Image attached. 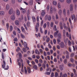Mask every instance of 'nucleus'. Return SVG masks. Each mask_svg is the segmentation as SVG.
<instances>
[{
    "label": "nucleus",
    "instance_id": "nucleus-1",
    "mask_svg": "<svg viewBox=\"0 0 77 77\" xmlns=\"http://www.w3.org/2000/svg\"><path fill=\"white\" fill-rule=\"evenodd\" d=\"M45 19H48L49 21H50L51 20V16H48V15H46L45 17Z\"/></svg>",
    "mask_w": 77,
    "mask_h": 77
},
{
    "label": "nucleus",
    "instance_id": "nucleus-2",
    "mask_svg": "<svg viewBox=\"0 0 77 77\" xmlns=\"http://www.w3.org/2000/svg\"><path fill=\"white\" fill-rule=\"evenodd\" d=\"M66 36L67 37H69V39L71 40V34L70 33H69L68 34V32H66Z\"/></svg>",
    "mask_w": 77,
    "mask_h": 77
},
{
    "label": "nucleus",
    "instance_id": "nucleus-3",
    "mask_svg": "<svg viewBox=\"0 0 77 77\" xmlns=\"http://www.w3.org/2000/svg\"><path fill=\"white\" fill-rule=\"evenodd\" d=\"M47 63V61L45 60H44V63L42 65V67L44 69L45 68L46 65L45 64Z\"/></svg>",
    "mask_w": 77,
    "mask_h": 77
},
{
    "label": "nucleus",
    "instance_id": "nucleus-4",
    "mask_svg": "<svg viewBox=\"0 0 77 77\" xmlns=\"http://www.w3.org/2000/svg\"><path fill=\"white\" fill-rule=\"evenodd\" d=\"M71 18L72 20H73V19H74L75 21H76V18H75V16L74 14H73L71 15Z\"/></svg>",
    "mask_w": 77,
    "mask_h": 77
},
{
    "label": "nucleus",
    "instance_id": "nucleus-5",
    "mask_svg": "<svg viewBox=\"0 0 77 77\" xmlns=\"http://www.w3.org/2000/svg\"><path fill=\"white\" fill-rule=\"evenodd\" d=\"M60 45L61 48H63L64 47H65V46L64 45V43L63 42H61Z\"/></svg>",
    "mask_w": 77,
    "mask_h": 77
},
{
    "label": "nucleus",
    "instance_id": "nucleus-6",
    "mask_svg": "<svg viewBox=\"0 0 77 77\" xmlns=\"http://www.w3.org/2000/svg\"><path fill=\"white\" fill-rule=\"evenodd\" d=\"M27 69L28 73H29V74L30 73H31V69L30 67L28 66L27 67Z\"/></svg>",
    "mask_w": 77,
    "mask_h": 77
},
{
    "label": "nucleus",
    "instance_id": "nucleus-7",
    "mask_svg": "<svg viewBox=\"0 0 77 77\" xmlns=\"http://www.w3.org/2000/svg\"><path fill=\"white\" fill-rule=\"evenodd\" d=\"M20 11H22V13H26V10H25V9H24L23 8H20Z\"/></svg>",
    "mask_w": 77,
    "mask_h": 77
},
{
    "label": "nucleus",
    "instance_id": "nucleus-8",
    "mask_svg": "<svg viewBox=\"0 0 77 77\" xmlns=\"http://www.w3.org/2000/svg\"><path fill=\"white\" fill-rule=\"evenodd\" d=\"M18 55H19V59H21V58H22V55L21 53H18V54L17 55V56Z\"/></svg>",
    "mask_w": 77,
    "mask_h": 77
},
{
    "label": "nucleus",
    "instance_id": "nucleus-9",
    "mask_svg": "<svg viewBox=\"0 0 77 77\" xmlns=\"http://www.w3.org/2000/svg\"><path fill=\"white\" fill-rule=\"evenodd\" d=\"M73 10V5L71 4L70 6V11H72Z\"/></svg>",
    "mask_w": 77,
    "mask_h": 77
},
{
    "label": "nucleus",
    "instance_id": "nucleus-10",
    "mask_svg": "<svg viewBox=\"0 0 77 77\" xmlns=\"http://www.w3.org/2000/svg\"><path fill=\"white\" fill-rule=\"evenodd\" d=\"M62 73L61 72L60 73V77H62ZM67 76V75L66 74H64L63 75V77H65V76Z\"/></svg>",
    "mask_w": 77,
    "mask_h": 77
},
{
    "label": "nucleus",
    "instance_id": "nucleus-11",
    "mask_svg": "<svg viewBox=\"0 0 77 77\" xmlns=\"http://www.w3.org/2000/svg\"><path fill=\"white\" fill-rule=\"evenodd\" d=\"M5 11H0V15H2V16H3V15H5Z\"/></svg>",
    "mask_w": 77,
    "mask_h": 77
},
{
    "label": "nucleus",
    "instance_id": "nucleus-12",
    "mask_svg": "<svg viewBox=\"0 0 77 77\" xmlns=\"http://www.w3.org/2000/svg\"><path fill=\"white\" fill-rule=\"evenodd\" d=\"M13 13V9L12 8L10 9L9 11V14L10 15Z\"/></svg>",
    "mask_w": 77,
    "mask_h": 77
},
{
    "label": "nucleus",
    "instance_id": "nucleus-13",
    "mask_svg": "<svg viewBox=\"0 0 77 77\" xmlns=\"http://www.w3.org/2000/svg\"><path fill=\"white\" fill-rule=\"evenodd\" d=\"M41 14L42 17H44V16L45 15V12L44 11H42Z\"/></svg>",
    "mask_w": 77,
    "mask_h": 77
},
{
    "label": "nucleus",
    "instance_id": "nucleus-14",
    "mask_svg": "<svg viewBox=\"0 0 77 77\" xmlns=\"http://www.w3.org/2000/svg\"><path fill=\"white\" fill-rule=\"evenodd\" d=\"M60 29L61 30L63 29V25L62 24L61 22H60Z\"/></svg>",
    "mask_w": 77,
    "mask_h": 77
},
{
    "label": "nucleus",
    "instance_id": "nucleus-15",
    "mask_svg": "<svg viewBox=\"0 0 77 77\" xmlns=\"http://www.w3.org/2000/svg\"><path fill=\"white\" fill-rule=\"evenodd\" d=\"M17 14V15H20V10L19 9H17L16 11Z\"/></svg>",
    "mask_w": 77,
    "mask_h": 77
},
{
    "label": "nucleus",
    "instance_id": "nucleus-16",
    "mask_svg": "<svg viewBox=\"0 0 77 77\" xmlns=\"http://www.w3.org/2000/svg\"><path fill=\"white\" fill-rule=\"evenodd\" d=\"M58 33L59 31H57L56 32L54 33V35L55 37H56L57 36V34H58Z\"/></svg>",
    "mask_w": 77,
    "mask_h": 77
},
{
    "label": "nucleus",
    "instance_id": "nucleus-17",
    "mask_svg": "<svg viewBox=\"0 0 77 77\" xmlns=\"http://www.w3.org/2000/svg\"><path fill=\"white\" fill-rule=\"evenodd\" d=\"M11 19L12 20H14L15 19V16L14 15H13L11 17Z\"/></svg>",
    "mask_w": 77,
    "mask_h": 77
},
{
    "label": "nucleus",
    "instance_id": "nucleus-18",
    "mask_svg": "<svg viewBox=\"0 0 77 77\" xmlns=\"http://www.w3.org/2000/svg\"><path fill=\"white\" fill-rule=\"evenodd\" d=\"M24 48H27V43L24 42Z\"/></svg>",
    "mask_w": 77,
    "mask_h": 77
},
{
    "label": "nucleus",
    "instance_id": "nucleus-19",
    "mask_svg": "<svg viewBox=\"0 0 77 77\" xmlns=\"http://www.w3.org/2000/svg\"><path fill=\"white\" fill-rule=\"evenodd\" d=\"M32 18L33 22H35V21H36V18L34 16H32Z\"/></svg>",
    "mask_w": 77,
    "mask_h": 77
},
{
    "label": "nucleus",
    "instance_id": "nucleus-20",
    "mask_svg": "<svg viewBox=\"0 0 77 77\" xmlns=\"http://www.w3.org/2000/svg\"><path fill=\"white\" fill-rule=\"evenodd\" d=\"M10 8V6L9 5L7 4L6 5V9L7 10H8Z\"/></svg>",
    "mask_w": 77,
    "mask_h": 77
},
{
    "label": "nucleus",
    "instance_id": "nucleus-21",
    "mask_svg": "<svg viewBox=\"0 0 77 77\" xmlns=\"http://www.w3.org/2000/svg\"><path fill=\"white\" fill-rule=\"evenodd\" d=\"M59 69L61 71H63V66L61 65H60L59 66Z\"/></svg>",
    "mask_w": 77,
    "mask_h": 77
},
{
    "label": "nucleus",
    "instance_id": "nucleus-22",
    "mask_svg": "<svg viewBox=\"0 0 77 77\" xmlns=\"http://www.w3.org/2000/svg\"><path fill=\"white\" fill-rule=\"evenodd\" d=\"M24 72L25 73V74H27V69L26 68V66H25L24 67Z\"/></svg>",
    "mask_w": 77,
    "mask_h": 77
},
{
    "label": "nucleus",
    "instance_id": "nucleus-23",
    "mask_svg": "<svg viewBox=\"0 0 77 77\" xmlns=\"http://www.w3.org/2000/svg\"><path fill=\"white\" fill-rule=\"evenodd\" d=\"M35 53L36 54H40V53H39V51H38V50H35Z\"/></svg>",
    "mask_w": 77,
    "mask_h": 77
},
{
    "label": "nucleus",
    "instance_id": "nucleus-24",
    "mask_svg": "<svg viewBox=\"0 0 77 77\" xmlns=\"http://www.w3.org/2000/svg\"><path fill=\"white\" fill-rule=\"evenodd\" d=\"M62 10H60L58 11V14L59 15H62Z\"/></svg>",
    "mask_w": 77,
    "mask_h": 77
},
{
    "label": "nucleus",
    "instance_id": "nucleus-25",
    "mask_svg": "<svg viewBox=\"0 0 77 77\" xmlns=\"http://www.w3.org/2000/svg\"><path fill=\"white\" fill-rule=\"evenodd\" d=\"M15 23L16 25H19L20 24L19 21L18 20H16L15 21Z\"/></svg>",
    "mask_w": 77,
    "mask_h": 77
},
{
    "label": "nucleus",
    "instance_id": "nucleus-26",
    "mask_svg": "<svg viewBox=\"0 0 77 77\" xmlns=\"http://www.w3.org/2000/svg\"><path fill=\"white\" fill-rule=\"evenodd\" d=\"M45 74L46 75H50V72H46Z\"/></svg>",
    "mask_w": 77,
    "mask_h": 77
},
{
    "label": "nucleus",
    "instance_id": "nucleus-27",
    "mask_svg": "<svg viewBox=\"0 0 77 77\" xmlns=\"http://www.w3.org/2000/svg\"><path fill=\"white\" fill-rule=\"evenodd\" d=\"M33 68H34V69H35V70H37L38 69V68L37 67V66L36 65H35L33 66Z\"/></svg>",
    "mask_w": 77,
    "mask_h": 77
},
{
    "label": "nucleus",
    "instance_id": "nucleus-28",
    "mask_svg": "<svg viewBox=\"0 0 77 77\" xmlns=\"http://www.w3.org/2000/svg\"><path fill=\"white\" fill-rule=\"evenodd\" d=\"M35 30L36 32H38V27L37 26H35Z\"/></svg>",
    "mask_w": 77,
    "mask_h": 77
},
{
    "label": "nucleus",
    "instance_id": "nucleus-29",
    "mask_svg": "<svg viewBox=\"0 0 77 77\" xmlns=\"http://www.w3.org/2000/svg\"><path fill=\"white\" fill-rule=\"evenodd\" d=\"M30 25V22L29 21H28L27 23V26H28V27H29Z\"/></svg>",
    "mask_w": 77,
    "mask_h": 77
},
{
    "label": "nucleus",
    "instance_id": "nucleus-30",
    "mask_svg": "<svg viewBox=\"0 0 77 77\" xmlns=\"http://www.w3.org/2000/svg\"><path fill=\"white\" fill-rule=\"evenodd\" d=\"M21 30L23 32H25V29L22 26L21 27Z\"/></svg>",
    "mask_w": 77,
    "mask_h": 77
},
{
    "label": "nucleus",
    "instance_id": "nucleus-31",
    "mask_svg": "<svg viewBox=\"0 0 77 77\" xmlns=\"http://www.w3.org/2000/svg\"><path fill=\"white\" fill-rule=\"evenodd\" d=\"M68 44L69 45V46H71V42L69 40L68 41Z\"/></svg>",
    "mask_w": 77,
    "mask_h": 77
},
{
    "label": "nucleus",
    "instance_id": "nucleus-32",
    "mask_svg": "<svg viewBox=\"0 0 77 77\" xmlns=\"http://www.w3.org/2000/svg\"><path fill=\"white\" fill-rule=\"evenodd\" d=\"M63 14L64 15H66V11L65 9H64L63 10Z\"/></svg>",
    "mask_w": 77,
    "mask_h": 77
},
{
    "label": "nucleus",
    "instance_id": "nucleus-33",
    "mask_svg": "<svg viewBox=\"0 0 77 77\" xmlns=\"http://www.w3.org/2000/svg\"><path fill=\"white\" fill-rule=\"evenodd\" d=\"M20 36L22 38H23V39L25 38V36H24L23 34H21Z\"/></svg>",
    "mask_w": 77,
    "mask_h": 77
},
{
    "label": "nucleus",
    "instance_id": "nucleus-34",
    "mask_svg": "<svg viewBox=\"0 0 77 77\" xmlns=\"http://www.w3.org/2000/svg\"><path fill=\"white\" fill-rule=\"evenodd\" d=\"M40 32L41 33H43V32L42 31V27H40Z\"/></svg>",
    "mask_w": 77,
    "mask_h": 77
},
{
    "label": "nucleus",
    "instance_id": "nucleus-35",
    "mask_svg": "<svg viewBox=\"0 0 77 77\" xmlns=\"http://www.w3.org/2000/svg\"><path fill=\"white\" fill-rule=\"evenodd\" d=\"M2 58L3 59H5V56H4V54L3 53H2Z\"/></svg>",
    "mask_w": 77,
    "mask_h": 77
},
{
    "label": "nucleus",
    "instance_id": "nucleus-36",
    "mask_svg": "<svg viewBox=\"0 0 77 77\" xmlns=\"http://www.w3.org/2000/svg\"><path fill=\"white\" fill-rule=\"evenodd\" d=\"M53 4L54 5H57V2L55 1H54L53 2Z\"/></svg>",
    "mask_w": 77,
    "mask_h": 77
},
{
    "label": "nucleus",
    "instance_id": "nucleus-37",
    "mask_svg": "<svg viewBox=\"0 0 77 77\" xmlns=\"http://www.w3.org/2000/svg\"><path fill=\"white\" fill-rule=\"evenodd\" d=\"M50 9V5H48L47 7V11H49V9Z\"/></svg>",
    "mask_w": 77,
    "mask_h": 77
},
{
    "label": "nucleus",
    "instance_id": "nucleus-38",
    "mask_svg": "<svg viewBox=\"0 0 77 77\" xmlns=\"http://www.w3.org/2000/svg\"><path fill=\"white\" fill-rule=\"evenodd\" d=\"M73 71L74 72V75H76V70H75V69H73Z\"/></svg>",
    "mask_w": 77,
    "mask_h": 77
},
{
    "label": "nucleus",
    "instance_id": "nucleus-39",
    "mask_svg": "<svg viewBox=\"0 0 77 77\" xmlns=\"http://www.w3.org/2000/svg\"><path fill=\"white\" fill-rule=\"evenodd\" d=\"M63 27L64 29H66V24L64 23L63 24Z\"/></svg>",
    "mask_w": 77,
    "mask_h": 77
},
{
    "label": "nucleus",
    "instance_id": "nucleus-40",
    "mask_svg": "<svg viewBox=\"0 0 77 77\" xmlns=\"http://www.w3.org/2000/svg\"><path fill=\"white\" fill-rule=\"evenodd\" d=\"M74 56V53H72L70 55V56L71 57H73Z\"/></svg>",
    "mask_w": 77,
    "mask_h": 77
},
{
    "label": "nucleus",
    "instance_id": "nucleus-41",
    "mask_svg": "<svg viewBox=\"0 0 77 77\" xmlns=\"http://www.w3.org/2000/svg\"><path fill=\"white\" fill-rule=\"evenodd\" d=\"M58 36L59 38H61V34L60 33H58Z\"/></svg>",
    "mask_w": 77,
    "mask_h": 77
},
{
    "label": "nucleus",
    "instance_id": "nucleus-42",
    "mask_svg": "<svg viewBox=\"0 0 77 77\" xmlns=\"http://www.w3.org/2000/svg\"><path fill=\"white\" fill-rule=\"evenodd\" d=\"M64 63L65 64H66L67 63V59H65L64 60Z\"/></svg>",
    "mask_w": 77,
    "mask_h": 77
},
{
    "label": "nucleus",
    "instance_id": "nucleus-43",
    "mask_svg": "<svg viewBox=\"0 0 77 77\" xmlns=\"http://www.w3.org/2000/svg\"><path fill=\"white\" fill-rule=\"evenodd\" d=\"M55 77H58V73L57 72H56L55 73Z\"/></svg>",
    "mask_w": 77,
    "mask_h": 77
},
{
    "label": "nucleus",
    "instance_id": "nucleus-44",
    "mask_svg": "<svg viewBox=\"0 0 77 77\" xmlns=\"http://www.w3.org/2000/svg\"><path fill=\"white\" fill-rule=\"evenodd\" d=\"M58 8H61V6L60 5V4L59 3H58Z\"/></svg>",
    "mask_w": 77,
    "mask_h": 77
},
{
    "label": "nucleus",
    "instance_id": "nucleus-45",
    "mask_svg": "<svg viewBox=\"0 0 77 77\" xmlns=\"http://www.w3.org/2000/svg\"><path fill=\"white\" fill-rule=\"evenodd\" d=\"M23 26H24V27H25L26 30H27V28L26 27V25L25 23H24L23 24Z\"/></svg>",
    "mask_w": 77,
    "mask_h": 77
},
{
    "label": "nucleus",
    "instance_id": "nucleus-46",
    "mask_svg": "<svg viewBox=\"0 0 77 77\" xmlns=\"http://www.w3.org/2000/svg\"><path fill=\"white\" fill-rule=\"evenodd\" d=\"M57 42L58 43H59V42H61V41H60V39L58 38L57 39Z\"/></svg>",
    "mask_w": 77,
    "mask_h": 77
},
{
    "label": "nucleus",
    "instance_id": "nucleus-47",
    "mask_svg": "<svg viewBox=\"0 0 77 77\" xmlns=\"http://www.w3.org/2000/svg\"><path fill=\"white\" fill-rule=\"evenodd\" d=\"M20 48L18 47H17V49H16V51H17L18 52V51H20Z\"/></svg>",
    "mask_w": 77,
    "mask_h": 77
},
{
    "label": "nucleus",
    "instance_id": "nucleus-48",
    "mask_svg": "<svg viewBox=\"0 0 77 77\" xmlns=\"http://www.w3.org/2000/svg\"><path fill=\"white\" fill-rule=\"evenodd\" d=\"M63 33L64 35H65V33H66V31L65 29H64L63 31Z\"/></svg>",
    "mask_w": 77,
    "mask_h": 77
},
{
    "label": "nucleus",
    "instance_id": "nucleus-49",
    "mask_svg": "<svg viewBox=\"0 0 77 77\" xmlns=\"http://www.w3.org/2000/svg\"><path fill=\"white\" fill-rule=\"evenodd\" d=\"M50 41V38H48L46 39V42H48Z\"/></svg>",
    "mask_w": 77,
    "mask_h": 77
},
{
    "label": "nucleus",
    "instance_id": "nucleus-50",
    "mask_svg": "<svg viewBox=\"0 0 77 77\" xmlns=\"http://www.w3.org/2000/svg\"><path fill=\"white\" fill-rule=\"evenodd\" d=\"M14 41H15L16 42H17V41H18V39H17V38H15L14 39Z\"/></svg>",
    "mask_w": 77,
    "mask_h": 77
},
{
    "label": "nucleus",
    "instance_id": "nucleus-51",
    "mask_svg": "<svg viewBox=\"0 0 77 77\" xmlns=\"http://www.w3.org/2000/svg\"><path fill=\"white\" fill-rule=\"evenodd\" d=\"M69 21L70 24H72V23L71 22V18H69Z\"/></svg>",
    "mask_w": 77,
    "mask_h": 77
},
{
    "label": "nucleus",
    "instance_id": "nucleus-52",
    "mask_svg": "<svg viewBox=\"0 0 77 77\" xmlns=\"http://www.w3.org/2000/svg\"><path fill=\"white\" fill-rule=\"evenodd\" d=\"M71 2V0H67V2L68 3H70Z\"/></svg>",
    "mask_w": 77,
    "mask_h": 77
},
{
    "label": "nucleus",
    "instance_id": "nucleus-53",
    "mask_svg": "<svg viewBox=\"0 0 77 77\" xmlns=\"http://www.w3.org/2000/svg\"><path fill=\"white\" fill-rule=\"evenodd\" d=\"M46 26H47V24H46V23H45L43 25L44 28H46Z\"/></svg>",
    "mask_w": 77,
    "mask_h": 77
},
{
    "label": "nucleus",
    "instance_id": "nucleus-54",
    "mask_svg": "<svg viewBox=\"0 0 77 77\" xmlns=\"http://www.w3.org/2000/svg\"><path fill=\"white\" fill-rule=\"evenodd\" d=\"M9 24L8 23H7L6 24V27H7V29L8 30V29H9Z\"/></svg>",
    "mask_w": 77,
    "mask_h": 77
},
{
    "label": "nucleus",
    "instance_id": "nucleus-55",
    "mask_svg": "<svg viewBox=\"0 0 77 77\" xmlns=\"http://www.w3.org/2000/svg\"><path fill=\"white\" fill-rule=\"evenodd\" d=\"M51 27H53V22H51Z\"/></svg>",
    "mask_w": 77,
    "mask_h": 77
},
{
    "label": "nucleus",
    "instance_id": "nucleus-56",
    "mask_svg": "<svg viewBox=\"0 0 77 77\" xmlns=\"http://www.w3.org/2000/svg\"><path fill=\"white\" fill-rule=\"evenodd\" d=\"M12 30V26H10V32Z\"/></svg>",
    "mask_w": 77,
    "mask_h": 77
},
{
    "label": "nucleus",
    "instance_id": "nucleus-57",
    "mask_svg": "<svg viewBox=\"0 0 77 77\" xmlns=\"http://www.w3.org/2000/svg\"><path fill=\"white\" fill-rule=\"evenodd\" d=\"M39 51L42 54V53H43V51H42V50L41 49H39Z\"/></svg>",
    "mask_w": 77,
    "mask_h": 77
},
{
    "label": "nucleus",
    "instance_id": "nucleus-58",
    "mask_svg": "<svg viewBox=\"0 0 77 77\" xmlns=\"http://www.w3.org/2000/svg\"><path fill=\"white\" fill-rule=\"evenodd\" d=\"M54 73L53 72H52L51 74V77H54Z\"/></svg>",
    "mask_w": 77,
    "mask_h": 77
},
{
    "label": "nucleus",
    "instance_id": "nucleus-59",
    "mask_svg": "<svg viewBox=\"0 0 77 77\" xmlns=\"http://www.w3.org/2000/svg\"><path fill=\"white\" fill-rule=\"evenodd\" d=\"M70 61L71 62L73 63V62H74V59L73 58H71L70 59Z\"/></svg>",
    "mask_w": 77,
    "mask_h": 77
},
{
    "label": "nucleus",
    "instance_id": "nucleus-60",
    "mask_svg": "<svg viewBox=\"0 0 77 77\" xmlns=\"http://www.w3.org/2000/svg\"><path fill=\"white\" fill-rule=\"evenodd\" d=\"M11 2L12 3H15V0H12L11 1Z\"/></svg>",
    "mask_w": 77,
    "mask_h": 77
},
{
    "label": "nucleus",
    "instance_id": "nucleus-61",
    "mask_svg": "<svg viewBox=\"0 0 77 77\" xmlns=\"http://www.w3.org/2000/svg\"><path fill=\"white\" fill-rule=\"evenodd\" d=\"M39 62L41 63H42V62H43L42 61V60L41 59H40L39 60Z\"/></svg>",
    "mask_w": 77,
    "mask_h": 77
},
{
    "label": "nucleus",
    "instance_id": "nucleus-62",
    "mask_svg": "<svg viewBox=\"0 0 77 77\" xmlns=\"http://www.w3.org/2000/svg\"><path fill=\"white\" fill-rule=\"evenodd\" d=\"M36 58H37V59H39L40 57H39V55H37V56H36Z\"/></svg>",
    "mask_w": 77,
    "mask_h": 77
},
{
    "label": "nucleus",
    "instance_id": "nucleus-63",
    "mask_svg": "<svg viewBox=\"0 0 77 77\" xmlns=\"http://www.w3.org/2000/svg\"><path fill=\"white\" fill-rule=\"evenodd\" d=\"M23 50L24 52H26V49L25 48H23Z\"/></svg>",
    "mask_w": 77,
    "mask_h": 77
},
{
    "label": "nucleus",
    "instance_id": "nucleus-64",
    "mask_svg": "<svg viewBox=\"0 0 77 77\" xmlns=\"http://www.w3.org/2000/svg\"><path fill=\"white\" fill-rule=\"evenodd\" d=\"M2 67L3 69H5V65H3V64H2Z\"/></svg>",
    "mask_w": 77,
    "mask_h": 77
}]
</instances>
